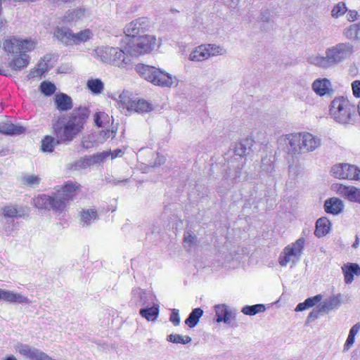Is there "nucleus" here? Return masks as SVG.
I'll return each mask as SVG.
<instances>
[{"label":"nucleus","mask_w":360,"mask_h":360,"mask_svg":"<svg viewBox=\"0 0 360 360\" xmlns=\"http://www.w3.org/2000/svg\"><path fill=\"white\" fill-rule=\"evenodd\" d=\"M147 21L144 18H139L129 23L124 28V32L129 37H138L136 36L141 31L145 29Z\"/></svg>","instance_id":"21"},{"label":"nucleus","mask_w":360,"mask_h":360,"mask_svg":"<svg viewBox=\"0 0 360 360\" xmlns=\"http://www.w3.org/2000/svg\"><path fill=\"white\" fill-rule=\"evenodd\" d=\"M216 321L217 322H224L230 324L233 320H235V315L229 309L226 304H218L214 307Z\"/></svg>","instance_id":"19"},{"label":"nucleus","mask_w":360,"mask_h":360,"mask_svg":"<svg viewBox=\"0 0 360 360\" xmlns=\"http://www.w3.org/2000/svg\"><path fill=\"white\" fill-rule=\"evenodd\" d=\"M342 271L344 274L345 282L347 284L354 281V275L360 276V267L355 263L344 264L342 266Z\"/></svg>","instance_id":"24"},{"label":"nucleus","mask_w":360,"mask_h":360,"mask_svg":"<svg viewBox=\"0 0 360 360\" xmlns=\"http://www.w3.org/2000/svg\"><path fill=\"white\" fill-rule=\"evenodd\" d=\"M39 89L46 96H50L56 90V86L49 82H43L40 84Z\"/></svg>","instance_id":"46"},{"label":"nucleus","mask_w":360,"mask_h":360,"mask_svg":"<svg viewBox=\"0 0 360 360\" xmlns=\"http://www.w3.org/2000/svg\"><path fill=\"white\" fill-rule=\"evenodd\" d=\"M347 18L349 21H354L357 18V12L356 11H349Z\"/></svg>","instance_id":"58"},{"label":"nucleus","mask_w":360,"mask_h":360,"mask_svg":"<svg viewBox=\"0 0 360 360\" xmlns=\"http://www.w3.org/2000/svg\"><path fill=\"white\" fill-rule=\"evenodd\" d=\"M353 94L355 97H360V81L356 80L352 84Z\"/></svg>","instance_id":"54"},{"label":"nucleus","mask_w":360,"mask_h":360,"mask_svg":"<svg viewBox=\"0 0 360 360\" xmlns=\"http://www.w3.org/2000/svg\"><path fill=\"white\" fill-rule=\"evenodd\" d=\"M30 63V56L26 53L20 54L14 58L9 63L10 67L15 70H20L26 68Z\"/></svg>","instance_id":"34"},{"label":"nucleus","mask_w":360,"mask_h":360,"mask_svg":"<svg viewBox=\"0 0 360 360\" xmlns=\"http://www.w3.org/2000/svg\"><path fill=\"white\" fill-rule=\"evenodd\" d=\"M324 207L327 213L338 214L343 210L344 204L340 199L333 197L326 200Z\"/></svg>","instance_id":"25"},{"label":"nucleus","mask_w":360,"mask_h":360,"mask_svg":"<svg viewBox=\"0 0 360 360\" xmlns=\"http://www.w3.org/2000/svg\"><path fill=\"white\" fill-rule=\"evenodd\" d=\"M153 110L150 103L143 99H134L130 111H134L139 113L148 112Z\"/></svg>","instance_id":"36"},{"label":"nucleus","mask_w":360,"mask_h":360,"mask_svg":"<svg viewBox=\"0 0 360 360\" xmlns=\"http://www.w3.org/2000/svg\"><path fill=\"white\" fill-rule=\"evenodd\" d=\"M25 129L20 125H15L10 122L0 123V133L6 135H18L23 133Z\"/></svg>","instance_id":"28"},{"label":"nucleus","mask_w":360,"mask_h":360,"mask_svg":"<svg viewBox=\"0 0 360 360\" xmlns=\"http://www.w3.org/2000/svg\"><path fill=\"white\" fill-rule=\"evenodd\" d=\"M86 87L93 94H100L104 90V83L100 79L91 78L88 79Z\"/></svg>","instance_id":"37"},{"label":"nucleus","mask_w":360,"mask_h":360,"mask_svg":"<svg viewBox=\"0 0 360 360\" xmlns=\"http://www.w3.org/2000/svg\"><path fill=\"white\" fill-rule=\"evenodd\" d=\"M304 239L300 238L295 243L286 246L278 257V263L281 266H285L292 263L295 265L300 259L304 249Z\"/></svg>","instance_id":"9"},{"label":"nucleus","mask_w":360,"mask_h":360,"mask_svg":"<svg viewBox=\"0 0 360 360\" xmlns=\"http://www.w3.org/2000/svg\"><path fill=\"white\" fill-rule=\"evenodd\" d=\"M2 229L6 236H11L13 231L15 230V224L13 219H8L4 222H2Z\"/></svg>","instance_id":"50"},{"label":"nucleus","mask_w":360,"mask_h":360,"mask_svg":"<svg viewBox=\"0 0 360 360\" xmlns=\"http://www.w3.org/2000/svg\"><path fill=\"white\" fill-rule=\"evenodd\" d=\"M202 314L203 311L200 308L194 309L189 314L188 317L186 319V325H187L189 328L195 327L198 324L199 319L202 316Z\"/></svg>","instance_id":"39"},{"label":"nucleus","mask_w":360,"mask_h":360,"mask_svg":"<svg viewBox=\"0 0 360 360\" xmlns=\"http://www.w3.org/2000/svg\"><path fill=\"white\" fill-rule=\"evenodd\" d=\"M50 60L51 57L49 56H45L42 58L37 65L36 68L32 70L27 75L28 79L41 76L44 73L47 72L49 70L48 62Z\"/></svg>","instance_id":"26"},{"label":"nucleus","mask_w":360,"mask_h":360,"mask_svg":"<svg viewBox=\"0 0 360 360\" xmlns=\"http://www.w3.org/2000/svg\"><path fill=\"white\" fill-rule=\"evenodd\" d=\"M65 201L59 195L52 192L51 195L41 194L32 199L33 205L39 210H52L56 212H61L65 209Z\"/></svg>","instance_id":"7"},{"label":"nucleus","mask_w":360,"mask_h":360,"mask_svg":"<svg viewBox=\"0 0 360 360\" xmlns=\"http://www.w3.org/2000/svg\"><path fill=\"white\" fill-rule=\"evenodd\" d=\"M341 295L337 294L326 299L321 304L319 311L321 313H328L330 311L338 309L341 304Z\"/></svg>","instance_id":"22"},{"label":"nucleus","mask_w":360,"mask_h":360,"mask_svg":"<svg viewBox=\"0 0 360 360\" xmlns=\"http://www.w3.org/2000/svg\"><path fill=\"white\" fill-rule=\"evenodd\" d=\"M136 72L146 80L156 86L171 87L178 84L176 77L155 67L139 64L136 66Z\"/></svg>","instance_id":"3"},{"label":"nucleus","mask_w":360,"mask_h":360,"mask_svg":"<svg viewBox=\"0 0 360 360\" xmlns=\"http://www.w3.org/2000/svg\"><path fill=\"white\" fill-rule=\"evenodd\" d=\"M266 310V307L262 304H257L255 305H245L242 309L241 312L245 315L254 316L257 314L264 312Z\"/></svg>","instance_id":"41"},{"label":"nucleus","mask_w":360,"mask_h":360,"mask_svg":"<svg viewBox=\"0 0 360 360\" xmlns=\"http://www.w3.org/2000/svg\"><path fill=\"white\" fill-rule=\"evenodd\" d=\"M49 1L53 4H60L62 3L72 2V1H74L75 0H49Z\"/></svg>","instance_id":"62"},{"label":"nucleus","mask_w":360,"mask_h":360,"mask_svg":"<svg viewBox=\"0 0 360 360\" xmlns=\"http://www.w3.org/2000/svg\"><path fill=\"white\" fill-rule=\"evenodd\" d=\"M98 217V212L94 209L83 210L80 212V223L82 227H88Z\"/></svg>","instance_id":"27"},{"label":"nucleus","mask_w":360,"mask_h":360,"mask_svg":"<svg viewBox=\"0 0 360 360\" xmlns=\"http://www.w3.org/2000/svg\"><path fill=\"white\" fill-rule=\"evenodd\" d=\"M123 151L121 149H116L113 150L111 153L112 158H115L117 157H121L123 155Z\"/></svg>","instance_id":"61"},{"label":"nucleus","mask_w":360,"mask_h":360,"mask_svg":"<svg viewBox=\"0 0 360 360\" xmlns=\"http://www.w3.org/2000/svg\"><path fill=\"white\" fill-rule=\"evenodd\" d=\"M179 310L174 309L170 315L169 320L174 325L177 326L179 323Z\"/></svg>","instance_id":"55"},{"label":"nucleus","mask_w":360,"mask_h":360,"mask_svg":"<svg viewBox=\"0 0 360 360\" xmlns=\"http://www.w3.org/2000/svg\"><path fill=\"white\" fill-rule=\"evenodd\" d=\"M155 297L150 292H147L143 290L136 288L131 291V302L139 307H149L154 303Z\"/></svg>","instance_id":"14"},{"label":"nucleus","mask_w":360,"mask_h":360,"mask_svg":"<svg viewBox=\"0 0 360 360\" xmlns=\"http://www.w3.org/2000/svg\"><path fill=\"white\" fill-rule=\"evenodd\" d=\"M354 51L352 44L349 42H341L327 48L324 56L320 53L311 55L307 61L317 68L328 70L344 62Z\"/></svg>","instance_id":"2"},{"label":"nucleus","mask_w":360,"mask_h":360,"mask_svg":"<svg viewBox=\"0 0 360 360\" xmlns=\"http://www.w3.org/2000/svg\"><path fill=\"white\" fill-rule=\"evenodd\" d=\"M94 52L95 57L102 62L112 64L119 68H127L132 63L131 57L118 48L101 46L95 49Z\"/></svg>","instance_id":"4"},{"label":"nucleus","mask_w":360,"mask_h":360,"mask_svg":"<svg viewBox=\"0 0 360 360\" xmlns=\"http://www.w3.org/2000/svg\"><path fill=\"white\" fill-rule=\"evenodd\" d=\"M252 145V141L251 139H246L236 144L234 148V153L236 155H239L240 157L244 156L248 153Z\"/></svg>","instance_id":"38"},{"label":"nucleus","mask_w":360,"mask_h":360,"mask_svg":"<svg viewBox=\"0 0 360 360\" xmlns=\"http://www.w3.org/2000/svg\"><path fill=\"white\" fill-rule=\"evenodd\" d=\"M184 243L185 248H192L197 244V237L195 235L186 232L184 236Z\"/></svg>","instance_id":"48"},{"label":"nucleus","mask_w":360,"mask_h":360,"mask_svg":"<svg viewBox=\"0 0 360 360\" xmlns=\"http://www.w3.org/2000/svg\"><path fill=\"white\" fill-rule=\"evenodd\" d=\"M302 153L313 152L321 146V139L310 133H301Z\"/></svg>","instance_id":"15"},{"label":"nucleus","mask_w":360,"mask_h":360,"mask_svg":"<svg viewBox=\"0 0 360 360\" xmlns=\"http://www.w3.org/2000/svg\"><path fill=\"white\" fill-rule=\"evenodd\" d=\"M41 177L39 175L25 174L22 177V184L30 188L37 187L41 182Z\"/></svg>","instance_id":"42"},{"label":"nucleus","mask_w":360,"mask_h":360,"mask_svg":"<svg viewBox=\"0 0 360 360\" xmlns=\"http://www.w3.org/2000/svg\"><path fill=\"white\" fill-rule=\"evenodd\" d=\"M311 88L313 91L320 96L329 94L333 91L331 82L327 78H319L315 79L311 84Z\"/></svg>","instance_id":"16"},{"label":"nucleus","mask_w":360,"mask_h":360,"mask_svg":"<svg viewBox=\"0 0 360 360\" xmlns=\"http://www.w3.org/2000/svg\"><path fill=\"white\" fill-rule=\"evenodd\" d=\"M347 173V179L360 180V169L357 167L349 165V168L348 169Z\"/></svg>","instance_id":"49"},{"label":"nucleus","mask_w":360,"mask_h":360,"mask_svg":"<svg viewBox=\"0 0 360 360\" xmlns=\"http://www.w3.org/2000/svg\"><path fill=\"white\" fill-rule=\"evenodd\" d=\"M226 52V50L219 45L201 44L192 50L188 58L193 62H202L211 57L224 55Z\"/></svg>","instance_id":"8"},{"label":"nucleus","mask_w":360,"mask_h":360,"mask_svg":"<svg viewBox=\"0 0 360 360\" xmlns=\"http://www.w3.org/2000/svg\"><path fill=\"white\" fill-rule=\"evenodd\" d=\"M94 37V33L90 29H84L79 32H73V44L78 45L85 43Z\"/></svg>","instance_id":"35"},{"label":"nucleus","mask_w":360,"mask_h":360,"mask_svg":"<svg viewBox=\"0 0 360 360\" xmlns=\"http://www.w3.org/2000/svg\"><path fill=\"white\" fill-rule=\"evenodd\" d=\"M89 116L86 107L75 108L68 115L66 120H58L53 124L54 135L57 143L72 141L84 129V124Z\"/></svg>","instance_id":"1"},{"label":"nucleus","mask_w":360,"mask_h":360,"mask_svg":"<svg viewBox=\"0 0 360 360\" xmlns=\"http://www.w3.org/2000/svg\"><path fill=\"white\" fill-rule=\"evenodd\" d=\"M56 108L60 111H68L72 108V100L65 94L60 93L54 98Z\"/></svg>","instance_id":"23"},{"label":"nucleus","mask_w":360,"mask_h":360,"mask_svg":"<svg viewBox=\"0 0 360 360\" xmlns=\"http://www.w3.org/2000/svg\"><path fill=\"white\" fill-rule=\"evenodd\" d=\"M158 46L156 37L146 34L131 38L127 44V51L131 56H139L148 53Z\"/></svg>","instance_id":"5"},{"label":"nucleus","mask_w":360,"mask_h":360,"mask_svg":"<svg viewBox=\"0 0 360 360\" xmlns=\"http://www.w3.org/2000/svg\"><path fill=\"white\" fill-rule=\"evenodd\" d=\"M333 190L349 201L360 203V188L353 186L336 184L333 186Z\"/></svg>","instance_id":"12"},{"label":"nucleus","mask_w":360,"mask_h":360,"mask_svg":"<svg viewBox=\"0 0 360 360\" xmlns=\"http://www.w3.org/2000/svg\"><path fill=\"white\" fill-rule=\"evenodd\" d=\"M224 1L229 7L235 8L238 5L239 0H224Z\"/></svg>","instance_id":"60"},{"label":"nucleus","mask_w":360,"mask_h":360,"mask_svg":"<svg viewBox=\"0 0 360 360\" xmlns=\"http://www.w3.org/2000/svg\"><path fill=\"white\" fill-rule=\"evenodd\" d=\"M1 214L5 218L18 219L25 217L27 215L25 210L22 207L15 205H6L1 209Z\"/></svg>","instance_id":"20"},{"label":"nucleus","mask_w":360,"mask_h":360,"mask_svg":"<svg viewBox=\"0 0 360 360\" xmlns=\"http://www.w3.org/2000/svg\"><path fill=\"white\" fill-rule=\"evenodd\" d=\"M278 143L288 155H297L302 153L301 133L282 135L278 139Z\"/></svg>","instance_id":"10"},{"label":"nucleus","mask_w":360,"mask_h":360,"mask_svg":"<svg viewBox=\"0 0 360 360\" xmlns=\"http://www.w3.org/2000/svg\"><path fill=\"white\" fill-rule=\"evenodd\" d=\"M165 158L160 153H155V159L154 162L150 163L151 167H158L165 163Z\"/></svg>","instance_id":"53"},{"label":"nucleus","mask_w":360,"mask_h":360,"mask_svg":"<svg viewBox=\"0 0 360 360\" xmlns=\"http://www.w3.org/2000/svg\"><path fill=\"white\" fill-rule=\"evenodd\" d=\"M106 117H108V115L105 112H96L94 115L95 124L99 127H104L103 124V120L105 119Z\"/></svg>","instance_id":"52"},{"label":"nucleus","mask_w":360,"mask_h":360,"mask_svg":"<svg viewBox=\"0 0 360 360\" xmlns=\"http://www.w3.org/2000/svg\"><path fill=\"white\" fill-rule=\"evenodd\" d=\"M0 300H5L11 303L28 304L30 300L20 293L0 288Z\"/></svg>","instance_id":"18"},{"label":"nucleus","mask_w":360,"mask_h":360,"mask_svg":"<svg viewBox=\"0 0 360 360\" xmlns=\"http://www.w3.org/2000/svg\"><path fill=\"white\" fill-rule=\"evenodd\" d=\"M322 298H323V296L321 294L316 295L312 297L307 298V300H305L307 307H308V308H309V307L314 306L316 304L322 300Z\"/></svg>","instance_id":"51"},{"label":"nucleus","mask_w":360,"mask_h":360,"mask_svg":"<svg viewBox=\"0 0 360 360\" xmlns=\"http://www.w3.org/2000/svg\"><path fill=\"white\" fill-rule=\"evenodd\" d=\"M79 186L74 183H67L60 189L57 190L54 193L58 194L60 198L65 202V208L66 207L68 202L73 199L75 196Z\"/></svg>","instance_id":"17"},{"label":"nucleus","mask_w":360,"mask_h":360,"mask_svg":"<svg viewBox=\"0 0 360 360\" xmlns=\"http://www.w3.org/2000/svg\"><path fill=\"white\" fill-rule=\"evenodd\" d=\"M131 94L130 92L124 91H122L119 96L118 98L116 99L119 105V108H126L128 111H130L132 108L133 103L134 101L135 98H132L131 97Z\"/></svg>","instance_id":"32"},{"label":"nucleus","mask_w":360,"mask_h":360,"mask_svg":"<svg viewBox=\"0 0 360 360\" xmlns=\"http://www.w3.org/2000/svg\"><path fill=\"white\" fill-rule=\"evenodd\" d=\"M191 341V338L189 336H181V344H186Z\"/></svg>","instance_id":"63"},{"label":"nucleus","mask_w":360,"mask_h":360,"mask_svg":"<svg viewBox=\"0 0 360 360\" xmlns=\"http://www.w3.org/2000/svg\"><path fill=\"white\" fill-rule=\"evenodd\" d=\"M128 181H129V179H123V180H113V181H112V184H113L114 185H117V184H120V183H122V184H126V183H127Z\"/></svg>","instance_id":"64"},{"label":"nucleus","mask_w":360,"mask_h":360,"mask_svg":"<svg viewBox=\"0 0 360 360\" xmlns=\"http://www.w3.org/2000/svg\"><path fill=\"white\" fill-rule=\"evenodd\" d=\"M274 158L271 155H266L262 159V169L267 174H271L274 172Z\"/></svg>","instance_id":"44"},{"label":"nucleus","mask_w":360,"mask_h":360,"mask_svg":"<svg viewBox=\"0 0 360 360\" xmlns=\"http://www.w3.org/2000/svg\"><path fill=\"white\" fill-rule=\"evenodd\" d=\"M330 230V222L326 217H321L316 221L314 234L321 238L326 236Z\"/></svg>","instance_id":"31"},{"label":"nucleus","mask_w":360,"mask_h":360,"mask_svg":"<svg viewBox=\"0 0 360 360\" xmlns=\"http://www.w3.org/2000/svg\"><path fill=\"white\" fill-rule=\"evenodd\" d=\"M344 35L347 39L360 41V23L352 25L345 29Z\"/></svg>","instance_id":"40"},{"label":"nucleus","mask_w":360,"mask_h":360,"mask_svg":"<svg viewBox=\"0 0 360 360\" xmlns=\"http://www.w3.org/2000/svg\"><path fill=\"white\" fill-rule=\"evenodd\" d=\"M321 312V311H320L319 309L311 311L307 316V322L309 323V322L314 321L316 319H317L319 318V314Z\"/></svg>","instance_id":"56"},{"label":"nucleus","mask_w":360,"mask_h":360,"mask_svg":"<svg viewBox=\"0 0 360 360\" xmlns=\"http://www.w3.org/2000/svg\"><path fill=\"white\" fill-rule=\"evenodd\" d=\"M167 340L174 343H179L180 342V335H173L171 334L167 336Z\"/></svg>","instance_id":"57"},{"label":"nucleus","mask_w":360,"mask_h":360,"mask_svg":"<svg viewBox=\"0 0 360 360\" xmlns=\"http://www.w3.org/2000/svg\"><path fill=\"white\" fill-rule=\"evenodd\" d=\"M55 37L66 45L73 44V31L68 27H58L55 32Z\"/></svg>","instance_id":"29"},{"label":"nucleus","mask_w":360,"mask_h":360,"mask_svg":"<svg viewBox=\"0 0 360 360\" xmlns=\"http://www.w3.org/2000/svg\"><path fill=\"white\" fill-rule=\"evenodd\" d=\"M352 106L343 98H336L330 103V115L340 124H348L352 119Z\"/></svg>","instance_id":"6"},{"label":"nucleus","mask_w":360,"mask_h":360,"mask_svg":"<svg viewBox=\"0 0 360 360\" xmlns=\"http://www.w3.org/2000/svg\"><path fill=\"white\" fill-rule=\"evenodd\" d=\"M308 309V307H307L306 301L304 302H301L298 304L295 308L296 311H302L303 310H305Z\"/></svg>","instance_id":"59"},{"label":"nucleus","mask_w":360,"mask_h":360,"mask_svg":"<svg viewBox=\"0 0 360 360\" xmlns=\"http://www.w3.org/2000/svg\"><path fill=\"white\" fill-rule=\"evenodd\" d=\"M360 330V323H357L354 325L349 330L348 337L344 345V350H348L350 349L354 342L355 336Z\"/></svg>","instance_id":"43"},{"label":"nucleus","mask_w":360,"mask_h":360,"mask_svg":"<svg viewBox=\"0 0 360 360\" xmlns=\"http://www.w3.org/2000/svg\"><path fill=\"white\" fill-rule=\"evenodd\" d=\"M55 146V139L51 136H46L41 141V150L44 152H52Z\"/></svg>","instance_id":"45"},{"label":"nucleus","mask_w":360,"mask_h":360,"mask_svg":"<svg viewBox=\"0 0 360 360\" xmlns=\"http://www.w3.org/2000/svg\"><path fill=\"white\" fill-rule=\"evenodd\" d=\"M91 15V13L89 9L80 6L66 11L63 18V21L66 23L77 22L90 18Z\"/></svg>","instance_id":"13"},{"label":"nucleus","mask_w":360,"mask_h":360,"mask_svg":"<svg viewBox=\"0 0 360 360\" xmlns=\"http://www.w3.org/2000/svg\"><path fill=\"white\" fill-rule=\"evenodd\" d=\"M36 44V41L32 39L13 37L4 42V49L8 53L22 54L33 50Z\"/></svg>","instance_id":"11"},{"label":"nucleus","mask_w":360,"mask_h":360,"mask_svg":"<svg viewBox=\"0 0 360 360\" xmlns=\"http://www.w3.org/2000/svg\"><path fill=\"white\" fill-rule=\"evenodd\" d=\"M141 316L148 321H154L158 318L159 308L157 304L152 303L149 307H144L140 309Z\"/></svg>","instance_id":"30"},{"label":"nucleus","mask_w":360,"mask_h":360,"mask_svg":"<svg viewBox=\"0 0 360 360\" xmlns=\"http://www.w3.org/2000/svg\"><path fill=\"white\" fill-rule=\"evenodd\" d=\"M349 164L339 163L333 165L331 167L330 173L332 176L340 179H345L348 176V169Z\"/></svg>","instance_id":"33"},{"label":"nucleus","mask_w":360,"mask_h":360,"mask_svg":"<svg viewBox=\"0 0 360 360\" xmlns=\"http://www.w3.org/2000/svg\"><path fill=\"white\" fill-rule=\"evenodd\" d=\"M347 11V7L343 2H339L336 4L331 11L333 17L339 18L344 15Z\"/></svg>","instance_id":"47"}]
</instances>
